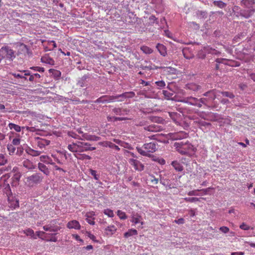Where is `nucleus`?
I'll use <instances>...</instances> for the list:
<instances>
[{
    "label": "nucleus",
    "instance_id": "obj_23",
    "mask_svg": "<svg viewBox=\"0 0 255 255\" xmlns=\"http://www.w3.org/2000/svg\"><path fill=\"white\" fill-rule=\"evenodd\" d=\"M76 157L80 160H84V159H91V156L86 155L85 154H78L77 155H75Z\"/></svg>",
    "mask_w": 255,
    "mask_h": 255
},
{
    "label": "nucleus",
    "instance_id": "obj_50",
    "mask_svg": "<svg viewBox=\"0 0 255 255\" xmlns=\"http://www.w3.org/2000/svg\"><path fill=\"white\" fill-rule=\"evenodd\" d=\"M31 69H33L34 71H38L39 72H44V68L43 67H31L30 68Z\"/></svg>",
    "mask_w": 255,
    "mask_h": 255
},
{
    "label": "nucleus",
    "instance_id": "obj_26",
    "mask_svg": "<svg viewBox=\"0 0 255 255\" xmlns=\"http://www.w3.org/2000/svg\"><path fill=\"white\" fill-rule=\"evenodd\" d=\"M140 49L145 54H150L153 52V50L149 47L146 46H142L141 47Z\"/></svg>",
    "mask_w": 255,
    "mask_h": 255
},
{
    "label": "nucleus",
    "instance_id": "obj_52",
    "mask_svg": "<svg viewBox=\"0 0 255 255\" xmlns=\"http://www.w3.org/2000/svg\"><path fill=\"white\" fill-rule=\"evenodd\" d=\"M160 182L164 186H167L168 183V180L162 177L161 175H160Z\"/></svg>",
    "mask_w": 255,
    "mask_h": 255
},
{
    "label": "nucleus",
    "instance_id": "obj_9",
    "mask_svg": "<svg viewBox=\"0 0 255 255\" xmlns=\"http://www.w3.org/2000/svg\"><path fill=\"white\" fill-rule=\"evenodd\" d=\"M254 10H241L240 12V15L245 18H249L253 14Z\"/></svg>",
    "mask_w": 255,
    "mask_h": 255
},
{
    "label": "nucleus",
    "instance_id": "obj_58",
    "mask_svg": "<svg viewBox=\"0 0 255 255\" xmlns=\"http://www.w3.org/2000/svg\"><path fill=\"white\" fill-rule=\"evenodd\" d=\"M33 75H34V79L35 80V82H39V79L41 77V76L40 74H38V73H33Z\"/></svg>",
    "mask_w": 255,
    "mask_h": 255
},
{
    "label": "nucleus",
    "instance_id": "obj_62",
    "mask_svg": "<svg viewBox=\"0 0 255 255\" xmlns=\"http://www.w3.org/2000/svg\"><path fill=\"white\" fill-rule=\"evenodd\" d=\"M220 230L224 233H226L229 231V228L226 227H220Z\"/></svg>",
    "mask_w": 255,
    "mask_h": 255
},
{
    "label": "nucleus",
    "instance_id": "obj_59",
    "mask_svg": "<svg viewBox=\"0 0 255 255\" xmlns=\"http://www.w3.org/2000/svg\"><path fill=\"white\" fill-rule=\"evenodd\" d=\"M18 197H16V196H13V195L11 194L10 195H8V200L9 201V203H11V202H12L14 198H17Z\"/></svg>",
    "mask_w": 255,
    "mask_h": 255
},
{
    "label": "nucleus",
    "instance_id": "obj_63",
    "mask_svg": "<svg viewBox=\"0 0 255 255\" xmlns=\"http://www.w3.org/2000/svg\"><path fill=\"white\" fill-rule=\"evenodd\" d=\"M191 105L196 106L199 108H201L202 107V104L200 102H197V103H191Z\"/></svg>",
    "mask_w": 255,
    "mask_h": 255
},
{
    "label": "nucleus",
    "instance_id": "obj_6",
    "mask_svg": "<svg viewBox=\"0 0 255 255\" xmlns=\"http://www.w3.org/2000/svg\"><path fill=\"white\" fill-rule=\"evenodd\" d=\"M114 101L113 96H103L97 99L95 101V103H106L111 102Z\"/></svg>",
    "mask_w": 255,
    "mask_h": 255
},
{
    "label": "nucleus",
    "instance_id": "obj_46",
    "mask_svg": "<svg viewBox=\"0 0 255 255\" xmlns=\"http://www.w3.org/2000/svg\"><path fill=\"white\" fill-rule=\"evenodd\" d=\"M49 159V157L47 155H42L40 157V161H42V162H48L49 163V162H48L47 161V159ZM50 163L51 164H54V163Z\"/></svg>",
    "mask_w": 255,
    "mask_h": 255
},
{
    "label": "nucleus",
    "instance_id": "obj_54",
    "mask_svg": "<svg viewBox=\"0 0 255 255\" xmlns=\"http://www.w3.org/2000/svg\"><path fill=\"white\" fill-rule=\"evenodd\" d=\"M12 75L15 77V78H21V79H23L24 80H27V78L25 77V76H22L19 74H16V73H12Z\"/></svg>",
    "mask_w": 255,
    "mask_h": 255
},
{
    "label": "nucleus",
    "instance_id": "obj_47",
    "mask_svg": "<svg viewBox=\"0 0 255 255\" xmlns=\"http://www.w3.org/2000/svg\"><path fill=\"white\" fill-rule=\"evenodd\" d=\"M155 84L159 87V88H162L165 86V83L164 81L162 80L155 82Z\"/></svg>",
    "mask_w": 255,
    "mask_h": 255
},
{
    "label": "nucleus",
    "instance_id": "obj_32",
    "mask_svg": "<svg viewBox=\"0 0 255 255\" xmlns=\"http://www.w3.org/2000/svg\"><path fill=\"white\" fill-rule=\"evenodd\" d=\"M49 71L50 72H52L54 77L57 79H58L61 76V73L60 71L58 70L50 69Z\"/></svg>",
    "mask_w": 255,
    "mask_h": 255
},
{
    "label": "nucleus",
    "instance_id": "obj_7",
    "mask_svg": "<svg viewBox=\"0 0 255 255\" xmlns=\"http://www.w3.org/2000/svg\"><path fill=\"white\" fill-rule=\"evenodd\" d=\"M131 164L134 167L135 170L142 171L144 170V166L140 161L135 159H130Z\"/></svg>",
    "mask_w": 255,
    "mask_h": 255
},
{
    "label": "nucleus",
    "instance_id": "obj_21",
    "mask_svg": "<svg viewBox=\"0 0 255 255\" xmlns=\"http://www.w3.org/2000/svg\"><path fill=\"white\" fill-rule=\"evenodd\" d=\"M137 234V232L135 229H130L129 230L128 232H126L124 234V236L125 238H128L132 235H135Z\"/></svg>",
    "mask_w": 255,
    "mask_h": 255
},
{
    "label": "nucleus",
    "instance_id": "obj_35",
    "mask_svg": "<svg viewBox=\"0 0 255 255\" xmlns=\"http://www.w3.org/2000/svg\"><path fill=\"white\" fill-rule=\"evenodd\" d=\"M7 148L9 151V153L10 155H12L15 151V147L12 144H8L7 146Z\"/></svg>",
    "mask_w": 255,
    "mask_h": 255
},
{
    "label": "nucleus",
    "instance_id": "obj_36",
    "mask_svg": "<svg viewBox=\"0 0 255 255\" xmlns=\"http://www.w3.org/2000/svg\"><path fill=\"white\" fill-rule=\"evenodd\" d=\"M150 126L152 129L151 131L152 132L158 131L162 129V128L160 126H158L155 124L151 125Z\"/></svg>",
    "mask_w": 255,
    "mask_h": 255
},
{
    "label": "nucleus",
    "instance_id": "obj_1",
    "mask_svg": "<svg viewBox=\"0 0 255 255\" xmlns=\"http://www.w3.org/2000/svg\"><path fill=\"white\" fill-rule=\"evenodd\" d=\"M0 57L2 58H6L12 61L15 58L14 51L9 47L3 46L0 49Z\"/></svg>",
    "mask_w": 255,
    "mask_h": 255
},
{
    "label": "nucleus",
    "instance_id": "obj_19",
    "mask_svg": "<svg viewBox=\"0 0 255 255\" xmlns=\"http://www.w3.org/2000/svg\"><path fill=\"white\" fill-rule=\"evenodd\" d=\"M105 146L109 147L110 148L115 149L118 151H119L120 149L118 146L116 145L115 144L112 143V142L109 141L105 142Z\"/></svg>",
    "mask_w": 255,
    "mask_h": 255
},
{
    "label": "nucleus",
    "instance_id": "obj_18",
    "mask_svg": "<svg viewBox=\"0 0 255 255\" xmlns=\"http://www.w3.org/2000/svg\"><path fill=\"white\" fill-rule=\"evenodd\" d=\"M196 14L199 19H205L207 17V12L206 11L198 10Z\"/></svg>",
    "mask_w": 255,
    "mask_h": 255
},
{
    "label": "nucleus",
    "instance_id": "obj_55",
    "mask_svg": "<svg viewBox=\"0 0 255 255\" xmlns=\"http://www.w3.org/2000/svg\"><path fill=\"white\" fill-rule=\"evenodd\" d=\"M240 227L241 229L244 230H247L250 228V227L249 226V224H241Z\"/></svg>",
    "mask_w": 255,
    "mask_h": 255
},
{
    "label": "nucleus",
    "instance_id": "obj_56",
    "mask_svg": "<svg viewBox=\"0 0 255 255\" xmlns=\"http://www.w3.org/2000/svg\"><path fill=\"white\" fill-rule=\"evenodd\" d=\"M12 145H18L20 143V139L19 138H14L12 140Z\"/></svg>",
    "mask_w": 255,
    "mask_h": 255
},
{
    "label": "nucleus",
    "instance_id": "obj_14",
    "mask_svg": "<svg viewBox=\"0 0 255 255\" xmlns=\"http://www.w3.org/2000/svg\"><path fill=\"white\" fill-rule=\"evenodd\" d=\"M38 167L39 169L43 172L45 174L48 175L49 173V171L48 170V168L45 165H44L43 163H39L38 164Z\"/></svg>",
    "mask_w": 255,
    "mask_h": 255
},
{
    "label": "nucleus",
    "instance_id": "obj_31",
    "mask_svg": "<svg viewBox=\"0 0 255 255\" xmlns=\"http://www.w3.org/2000/svg\"><path fill=\"white\" fill-rule=\"evenodd\" d=\"M149 23L150 25H153L154 23H156L157 24L158 23V21L157 18L153 15H152L149 16Z\"/></svg>",
    "mask_w": 255,
    "mask_h": 255
},
{
    "label": "nucleus",
    "instance_id": "obj_64",
    "mask_svg": "<svg viewBox=\"0 0 255 255\" xmlns=\"http://www.w3.org/2000/svg\"><path fill=\"white\" fill-rule=\"evenodd\" d=\"M20 177V175H15L14 177L13 178V181L16 182V183H17L19 180Z\"/></svg>",
    "mask_w": 255,
    "mask_h": 255
},
{
    "label": "nucleus",
    "instance_id": "obj_34",
    "mask_svg": "<svg viewBox=\"0 0 255 255\" xmlns=\"http://www.w3.org/2000/svg\"><path fill=\"white\" fill-rule=\"evenodd\" d=\"M221 93L224 97H229L230 99H233L235 97V95L231 92L227 91L221 92Z\"/></svg>",
    "mask_w": 255,
    "mask_h": 255
},
{
    "label": "nucleus",
    "instance_id": "obj_10",
    "mask_svg": "<svg viewBox=\"0 0 255 255\" xmlns=\"http://www.w3.org/2000/svg\"><path fill=\"white\" fill-rule=\"evenodd\" d=\"M156 48L161 55L165 56L166 55V47L163 44H157Z\"/></svg>",
    "mask_w": 255,
    "mask_h": 255
},
{
    "label": "nucleus",
    "instance_id": "obj_22",
    "mask_svg": "<svg viewBox=\"0 0 255 255\" xmlns=\"http://www.w3.org/2000/svg\"><path fill=\"white\" fill-rule=\"evenodd\" d=\"M186 146L184 147V149H185L187 152L189 150L195 151L196 148L193 146V145H192L191 143H190L188 141L186 142Z\"/></svg>",
    "mask_w": 255,
    "mask_h": 255
},
{
    "label": "nucleus",
    "instance_id": "obj_39",
    "mask_svg": "<svg viewBox=\"0 0 255 255\" xmlns=\"http://www.w3.org/2000/svg\"><path fill=\"white\" fill-rule=\"evenodd\" d=\"M162 93L165 96V97L167 99H171L173 95V93L169 92L165 90H163L162 91Z\"/></svg>",
    "mask_w": 255,
    "mask_h": 255
},
{
    "label": "nucleus",
    "instance_id": "obj_61",
    "mask_svg": "<svg viewBox=\"0 0 255 255\" xmlns=\"http://www.w3.org/2000/svg\"><path fill=\"white\" fill-rule=\"evenodd\" d=\"M110 119L111 120L113 119L115 121H123V120H125V118H124L115 117H111V118H110Z\"/></svg>",
    "mask_w": 255,
    "mask_h": 255
},
{
    "label": "nucleus",
    "instance_id": "obj_24",
    "mask_svg": "<svg viewBox=\"0 0 255 255\" xmlns=\"http://www.w3.org/2000/svg\"><path fill=\"white\" fill-rule=\"evenodd\" d=\"M213 4L215 6H217L221 8H224L226 6L227 4L225 2H223L222 1H214Z\"/></svg>",
    "mask_w": 255,
    "mask_h": 255
},
{
    "label": "nucleus",
    "instance_id": "obj_30",
    "mask_svg": "<svg viewBox=\"0 0 255 255\" xmlns=\"http://www.w3.org/2000/svg\"><path fill=\"white\" fill-rule=\"evenodd\" d=\"M8 127L10 129L13 128L16 131L19 132L21 130V128L18 125L13 123H9Z\"/></svg>",
    "mask_w": 255,
    "mask_h": 255
},
{
    "label": "nucleus",
    "instance_id": "obj_37",
    "mask_svg": "<svg viewBox=\"0 0 255 255\" xmlns=\"http://www.w3.org/2000/svg\"><path fill=\"white\" fill-rule=\"evenodd\" d=\"M7 162V158L5 156L0 154V165H3Z\"/></svg>",
    "mask_w": 255,
    "mask_h": 255
},
{
    "label": "nucleus",
    "instance_id": "obj_48",
    "mask_svg": "<svg viewBox=\"0 0 255 255\" xmlns=\"http://www.w3.org/2000/svg\"><path fill=\"white\" fill-rule=\"evenodd\" d=\"M90 172L91 174L94 177L95 180H98L99 175L96 174L97 172L96 170L93 169H90Z\"/></svg>",
    "mask_w": 255,
    "mask_h": 255
},
{
    "label": "nucleus",
    "instance_id": "obj_38",
    "mask_svg": "<svg viewBox=\"0 0 255 255\" xmlns=\"http://www.w3.org/2000/svg\"><path fill=\"white\" fill-rule=\"evenodd\" d=\"M241 3L246 6H249L254 4L255 2L254 0H242Z\"/></svg>",
    "mask_w": 255,
    "mask_h": 255
},
{
    "label": "nucleus",
    "instance_id": "obj_49",
    "mask_svg": "<svg viewBox=\"0 0 255 255\" xmlns=\"http://www.w3.org/2000/svg\"><path fill=\"white\" fill-rule=\"evenodd\" d=\"M67 227L69 229L74 228L76 229H80V224H67Z\"/></svg>",
    "mask_w": 255,
    "mask_h": 255
},
{
    "label": "nucleus",
    "instance_id": "obj_60",
    "mask_svg": "<svg viewBox=\"0 0 255 255\" xmlns=\"http://www.w3.org/2000/svg\"><path fill=\"white\" fill-rule=\"evenodd\" d=\"M116 230V228L114 227V226H112L111 227H108V229H107V231H111V234H113L114 232Z\"/></svg>",
    "mask_w": 255,
    "mask_h": 255
},
{
    "label": "nucleus",
    "instance_id": "obj_8",
    "mask_svg": "<svg viewBox=\"0 0 255 255\" xmlns=\"http://www.w3.org/2000/svg\"><path fill=\"white\" fill-rule=\"evenodd\" d=\"M135 96V93L133 92H125L122 94L118 95L117 96H113L114 100H117L119 98H123L124 99L132 98Z\"/></svg>",
    "mask_w": 255,
    "mask_h": 255
},
{
    "label": "nucleus",
    "instance_id": "obj_33",
    "mask_svg": "<svg viewBox=\"0 0 255 255\" xmlns=\"http://www.w3.org/2000/svg\"><path fill=\"white\" fill-rule=\"evenodd\" d=\"M24 233L27 235L33 238V239H36V236H35L34 234V232L32 230L28 229L24 231Z\"/></svg>",
    "mask_w": 255,
    "mask_h": 255
},
{
    "label": "nucleus",
    "instance_id": "obj_27",
    "mask_svg": "<svg viewBox=\"0 0 255 255\" xmlns=\"http://www.w3.org/2000/svg\"><path fill=\"white\" fill-rule=\"evenodd\" d=\"M75 144H78V142L77 143H73V144L68 145V149L73 152H78L77 145H75Z\"/></svg>",
    "mask_w": 255,
    "mask_h": 255
},
{
    "label": "nucleus",
    "instance_id": "obj_5",
    "mask_svg": "<svg viewBox=\"0 0 255 255\" xmlns=\"http://www.w3.org/2000/svg\"><path fill=\"white\" fill-rule=\"evenodd\" d=\"M157 144L154 142H151L149 143H144L142 147L145 149L148 153H153L157 149Z\"/></svg>",
    "mask_w": 255,
    "mask_h": 255
},
{
    "label": "nucleus",
    "instance_id": "obj_2",
    "mask_svg": "<svg viewBox=\"0 0 255 255\" xmlns=\"http://www.w3.org/2000/svg\"><path fill=\"white\" fill-rule=\"evenodd\" d=\"M42 177L40 173H35L26 178V184L29 187H33L42 181Z\"/></svg>",
    "mask_w": 255,
    "mask_h": 255
},
{
    "label": "nucleus",
    "instance_id": "obj_28",
    "mask_svg": "<svg viewBox=\"0 0 255 255\" xmlns=\"http://www.w3.org/2000/svg\"><path fill=\"white\" fill-rule=\"evenodd\" d=\"M203 95L206 97H209L212 100H214L216 98V96L213 91H209L205 93Z\"/></svg>",
    "mask_w": 255,
    "mask_h": 255
},
{
    "label": "nucleus",
    "instance_id": "obj_42",
    "mask_svg": "<svg viewBox=\"0 0 255 255\" xmlns=\"http://www.w3.org/2000/svg\"><path fill=\"white\" fill-rule=\"evenodd\" d=\"M117 215L122 220L125 219L127 218L125 213L121 210H118L117 211Z\"/></svg>",
    "mask_w": 255,
    "mask_h": 255
},
{
    "label": "nucleus",
    "instance_id": "obj_4",
    "mask_svg": "<svg viewBox=\"0 0 255 255\" xmlns=\"http://www.w3.org/2000/svg\"><path fill=\"white\" fill-rule=\"evenodd\" d=\"M90 74L84 75L78 80L77 85L80 87H87L91 78Z\"/></svg>",
    "mask_w": 255,
    "mask_h": 255
},
{
    "label": "nucleus",
    "instance_id": "obj_45",
    "mask_svg": "<svg viewBox=\"0 0 255 255\" xmlns=\"http://www.w3.org/2000/svg\"><path fill=\"white\" fill-rule=\"evenodd\" d=\"M150 181L153 185H156L158 182V179L155 178L153 175H150Z\"/></svg>",
    "mask_w": 255,
    "mask_h": 255
},
{
    "label": "nucleus",
    "instance_id": "obj_53",
    "mask_svg": "<svg viewBox=\"0 0 255 255\" xmlns=\"http://www.w3.org/2000/svg\"><path fill=\"white\" fill-rule=\"evenodd\" d=\"M23 152V148L22 146L18 147L17 149L16 154L20 156Z\"/></svg>",
    "mask_w": 255,
    "mask_h": 255
},
{
    "label": "nucleus",
    "instance_id": "obj_57",
    "mask_svg": "<svg viewBox=\"0 0 255 255\" xmlns=\"http://www.w3.org/2000/svg\"><path fill=\"white\" fill-rule=\"evenodd\" d=\"M189 100H190L189 102V105H190L191 103H197V102H199L198 99L196 98L192 97H189Z\"/></svg>",
    "mask_w": 255,
    "mask_h": 255
},
{
    "label": "nucleus",
    "instance_id": "obj_40",
    "mask_svg": "<svg viewBox=\"0 0 255 255\" xmlns=\"http://www.w3.org/2000/svg\"><path fill=\"white\" fill-rule=\"evenodd\" d=\"M174 145L176 148H184V146H186V142L180 141L175 142Z\"/></svg>",
    "mask_w": 255,
    "mask_h": 255
},
{
    "label": "nucleus",
    "instance_id": "obj_43",
    "mask_svg": "<svg viewBox=\"0 0 255 255\" xmlns=\"http://www.w3.org/2000/svg\"><path fill=\"white\" fill-rule=\"evenodd\" d=\"M162 134H161L152 135L149 136L148 138L150 139L155 140H157V141H160V142H162L161 140H160L159 139H158V137L159 136H162Z\"/></svg>",
    "mask_w": 255,
    "mask_h": 255
},
{
    "label": "nucleus",
    "instance_id": "obj_44",
    "mask_svg": "<svg viewBox=\"0 0 255 255\" xmlns=\"http://www.w3.org/2000/svg\"><path fill=\"white\" fill-rule=\"evenodd\" d=\"M104 213L108 216L109 217H112L114 216L113 211L110 209H105L104 211Z\"/></svg>",
    "mask_w": 255,
    "mask_h": 255
},
{
    "label": "nucleus",
    "instance_id": "obj_11",
    "mask_svg": "<svg viewBox=\"0 0 255 255\" xmlns=\"http://www.w3.org/2000/svg\"><path fill=\"white\" fill-rule=\"evenodd\" d=\"M160 68L164 69L163 72L167 74H175L176 73V70L174 68L171 67H160Z\"/></svg>",
    "mask_w": 255,
    "mask_h": 255
},
{
    "label": "nucleus",
    "instance_id": "obj_20",
    "mask_svg": "<svg viewBox=\"0 0 255 255\" xmlns=\"http://www.w3.org/2000/svg\"><path fill=\"white\" fill-rule=\"evenodd\" d=\"M141 217L138 216L137 214L133 215L131 218L130 221L133 223H143L142 221H140Z\"/></svg>",
    "mask_w": 255,
    "mask_h": 255
},
{
    "label": "nucleus",
    "instance_id": "obj_51",
    "mask_svg": "<svg viewBox=\"0 0 255 255\" xmlns=\"http://www.w3.org/2000/svg\"><path fill=\"white\" fill-rule=\"evenodd\" d=\"M177 150L179 153L181 154L182 155H186L187 154V151L184 149L183 148H176Z\"/></svg>",
    "mask_w": 255,
    "mask_h": 255
},
{
    "label": "nucleus",
    "instance_id": "obj_29",
    "mask_svg": "<svg viewBox=\"0 0 255 255\" xmlns=\"http://www.w3.org/2000/svg\"><path fill=\"white\" fill-rule=\"evenodd\" d=\"M10 204V206L14 209L19 207V199L14 198V200L11 202Z\"/></svg>",
    "mask_w": 255,
    "mask_h": 255
},
{
    "label": "nucleus",
    "instance_id": "obj_16",
    "mask_svg": "<svg viewBox=\"0 0 255 255\" xmlns=\"http://www.w3.org/2000/svg\"><path fill=\"white\" fill-rule=\"evenodd\" d=\"M247 35V33L245 32H241L238 34L237 35L235 36L234 38V40L236 41L237 42H240V40H243Z\"/></svg>",
    "mask_w": 255,
    "mask_h": 255
},
{
    "label": "nucleus",
    "instance_id": "obj_12",
    "mask_svg": "<svg viewBox=\"0 0 255 255\" xmlns=\"http://www.w3.org/2000/svg\"><path fill=\"white\" fill-rule=\"evenodd\" d=\"M82 138L91 141H97L99 139V137L96 136H92L88 135L87 133H84L82 135Z\"/></svg>",
    "mask_w": 255,
    "mask_h": 255
},
{
    "label": "nucleus",
    "instance_id": "obj_25",
    "mask_svg": "<svg viewBox=\"0 0 255 255\" xmlns=\"http://www.w3.org/2000/svg\"><path fill=\"white\" fill-rule=\"evenodd\" d=\"M136 149H137V151L138 152V153H139L141 155H142L143 156H147V157H151V155L150 153H148V152H147L146 150H143L140 147H137Z\"/></svg>",
    "mask_w": 255,
    "mask_h": 255
},
{
    "label": "nucleus",
    "instance_id": "obj_3",
    "mask_svg": "<svg viewBox=\"0 0 255 255\" xmlns=\"http://www.w3.org/2000/svg\"><path fill=\"white\" fill-rule=\"evenodd\" d=\"M77 145L78 148V151L83 152L87 151H92L96 149L95 147H91V144L88 142L78 141Z\"/></svg>",
    "mask_w": 255,
    "mask_h": 255
},
{
    "label": "nucleus",
    "instance_id": "obj_15",
    "mask_svg": "<svg viewBox=\"0 0 255 255\" xmlns=\"http://www.w3.org/2000/svg\"><path fill=\"white\" fill-rule=\"evenodd\" d=\"M171 165L176 171H181L183 169V166L177 161H172Z\"/></svg>",
    "mask_w": 255,
    "mask_h": 255
},
{
    "label": "nucleus",
    "instance_id": "obj_41",
    "mask_svg": "<svg viewBox=\"0 0 255 255\" xmlns=\"http://www.w3.org/2000/svg\"><path fill=\"white\" fill-rule=\"evenodd\" d=\"M203 199L202 198H198L196 197H189V198H185V200L186 201L189 202H196L197 201H199L200 199Z\"/></svg>",
    "mask_w": 255,
    "mask_h": 255
},
{
    "label": "nucleus",
    "instance_id": "obj_13",
    "mask_svg": "<svg viewBox=\"0 0 255 255\" xmlns=\"http://www.w3.org/2000/svg\"><path fill=\"white\" fill-rule=\"evenodd\" d=\"M26 152L29 155H31L33 156H38L40 154L41 152L37 150H35L30 147H28L26 150Z\"/></svg>",
    "mask_w": 255,
    "mask_h": 255
},
{
    "label": "nucleus",
    "instance_id": "obj_17",
    "mask_svg": "<svg viewBox=\"0 0 255 255\" xmlns=\"http://www.w3.org/2000/svg\"><path fill=\"white\" fill-rule=\"evenodd\" d=\"M23 165L25 168L28 169H32L34 168V166L33 165V163L28 160H25L22 162Z\"/></svg>",
    "mask_w": 255,
    "mask_h": 255
}]
</instances>
